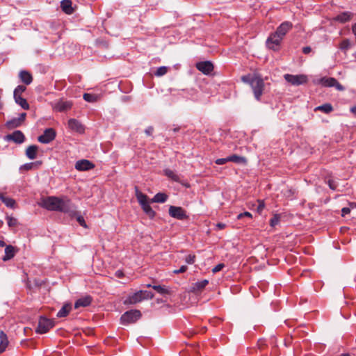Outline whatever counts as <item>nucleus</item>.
Segmentation results:
<instances>
[{
  "label": "nucleus",
  "mask_w": 356,
  "mask_h": 356,
  "mask_svg": "<svg viewBox=\"0 0 356 356\" xmlns=\"http://www.w3.org/2000/svg\"><path fill=\"white\" fill-rule=\"evenodd\" d=\"M41 206L49 211H60L68 215L74 214V204L67 198L49 196L42 200Z\"/></svg>",
  "instance_id": "obj_1"
},
{
  "label": "nucleus",
  "mask_w": 356,
  "mask_h": 356,
  "mask_svg": "<svg viewBox=\"0 0 356 356\" xmlns=\"http://www.w3.org/2000/svg\"><path fill=\"white\" fill-rule=\"evenodd\" d=\"M241 80L246 83L250 85L254 93V98L257 101L261 100L263 94L265 83L264 79L257 75L251 76L250 75L243 76Z\"/></svg>",
  "instance_id": "obj_2"
},
{
  "label": "nucleus",
  "mask_w": 356,
  "mask_h": 356,
  "mask_svg": "<svg viewBox=\"0 0 356 356\" xmlns=\"http://www.w3.org/2000/svg\"><path fill=\"white\" fill-rule=\"evenodd\" d=\"M136 197L138 203L140 204L143 211L144 213L150 218H154L156 216V212L152 209L151 206L149 205V202L148 201V197L147 195L139 191L138 187L135 188Z\"/></svg>",
  "instance_id": "obj_3"
},
{
  "label": "nucleus",
  "mask_w": 356,
  "mask_h": 356,
  "mask_svg": "<svg viewBox=\"0 0 356 356\" xmlns=\"http://www.w3.org/2000/svg\"><path fill=\"white\" fill-rule=\"evenodd\" d=\"M141 317V313L139 310L131 309L124 312L120 321L122 325H127L136 322Z\"/></svg>",
  "instance_id": "obj_4"
},
{
  "label": "nucleus",
  "mask_w": 356,
  "mask_h": 356,
  "mask_svg": "<svg viewBox=\"0 0 356 356\" xmlns=\"http://www.w3.org/2000/svg\"><path fill=\"white\" fill-rule=\"evenodd\" d=\"M284 79L293 86H300L307 83L308 78L305 74H286L284 76Z\"/></svg>",
  "instance_id": "obj_5"
},
{
  "label": "nucleus",
  "mask_w": 356,
  "mask_h": 356,
  "mask_svg": "<svg viewBox=\"0 0 356 356\" xmlns=\"http://www.w3.org/2000/svg\"><path fill=\"white\" fill-rule=\"evenodd\" d=\"M54 324L52 320L46 317L40 316L36 332L39 334H44L54 327Z\"/></svg>",
  "instance_id": "obj_6"
},
{
  "label": "nucleus",
  "mask_w": 356,
  "mask_h": 356,
  "mask_svg": "<svg viewBox=\"0 0 356 356\" xmlns=\"http://www.w3.org/2000/svg\"><path fill=\"white\" fill-rule=\"evenodd\" d=\"M168 212L172 218L177 220H184L188 218L186 211L181 207L170 206Z\"/></svg>",
  "instance_id": "obj_7"
},
{
  "label": "nucleus",
  "mask_w": 356,
  "mask_h": 356,
  "mask_svg": "<svg viewBox=\"0 0 356 356\" xmlns=\"http://www.w3.org/2000/svg\"><path fill=\"white\" fill-rule=\"evenodd\" d=\"M282 39L275 33H271L266 40V44L268 48L273 51H278Z\"/></svg>",
  "instance_id": "obj_8"
},
{
  "label": "nucleus",
  "mask_w": 356,
  "mask_h": 356,
  "mask_svg": "<svg viewBox=\"0 0 356 356\" xmlns=\"http://www.w3.org/2000/svg\"><path fill=\"white\" fill-rule=\"evenodd\" d=\"M51 107L54 110L58 112H65L71 109L72 106V102L71 101H64L60 99L52 102Z\"/></svg>",
  "instance_id": "obj_9"
},
{
  "label": "nucleus",
  "mask_w": 356,
  "mask_h": 356,
  "mask_svg": "<svg viewBox=\"0 0 356 356\" xmlns=\"http://www.w3.org/2000/svg\"><path fill=\"white\" fill-rule=\"evenodd\" d=\"M56 136L55 130L53 128H48L38 137V140L41 143L48 144L55 139Z\"/></svg>",
  "instance_id": "obj_10"
},
{
  "label": "nucleus",
  "mask_w": 356,
  "mask_h": 356,
  "mask_svg": "<svg viewBox=\"0 0 356 356\" xmlns=\"http://www.w3.org/2000/svg\"><path fill=\"white\" fill-rule=\"evenodd\" d=\"M26 116V113H20L18 118H13V119L8 120L5 124L6 127L8 129H13L20 127L25 120Z\"/></svg>",
  "instance_id": "obj_11"
},
{
  "label": "nucleus",
  "mask_w": 356,
  "mask_h": 356,
  "mask_svg": "<svg viewBox=\"0 0 356 356\" xmlns=\"http://www.w3.org/2000/svg\"><path fill=\"white\" fill-rule=\"evenodd\" d=\"M293 24L291 22L285 21L282 22L275 31V34L280 36L282 40L286 34L292 29Z\"/></svg>",
  "instance_id": "obj_12"
},
{
  "label": "nucleus",
  "mask_w": 356,
  "mask_h": 356,
  "mask_svg": "<svg viewBox=\"0 0 356 356\" xmlns=\"http://www.w3.org/2000/svg\"><path fill=\"white\" fill-rule=\"evenodd\" d=\"M5 140L7 141H13L16 144H22L25 140V136L21 131L17 130L10 134L6 135Z\"/></svg>",
  "instance_id": "obj_13"
},
{
  "label": "nucleus",
  "mask_w": 356,
  "mask_h": 356,
  "mask_svg": "<svg viewBox=\"0 0 356 356\" xmlns=\"http://www.w3.org/2000/svg\"><path fill=\"white\" fill-rule=\"evenodd\" d=\"M95 164L87 159L79 160L75 163V169L79 171H88L95 168Z\"/></svg>",
  "instance_id": "obj_14"
},
{
  "label": "nucleus",
  "mask_w": 356,
  "mask_h": 356,
  "mask_svg": "<svg viewBox=\"0 0 356 356\" xmlns=\"http://www.w3.org/2000/svg\"><path fill=\"white\" fill-rule=\"evenodd\" d=\"M196 68L204 74H210L213 70V65L211 61H202L196 63Z\"/></svg>",
  "instance_id": "obj_15"
},
{
  "label": "nucleus",
  "mask_w": 356,
  "mask_h": 356,
  "mask_svg": "<svg viewBox=\"0 0 356 356\" xmlns=\"http://www.w3.org/2000/svg\"><path fill=\"white\" fill-rule=\"evenodd\" d=\"M69 128L76 133L83 134L85 131V127L76 119L72 118L68 120Z\"/></svg>",
  "instance_id": "obj_16"
},
{
  "label": "nucleus",
  "mask_w": 356,
  "mask_h": 356,
  "mask_svg": "<svg viewBox=\"0 0 356 356\" xmlns=\"http://www.w3.org/2000/svg\"><path fill=\"white\" fill-rule=\"evenodd\" d=\"M208 284L209 281L207 280L197 281L191 284L190 291L195 294L200 293L204 290Z\"/></svg>",
  "instance_id": "obj_17"
},
{
  "label": "nucleus",
  "mask_w": 356,
  "mask_h": 356,
  "mask_svg": "<svg viewBox=\"0 0 356 356\" xmlns=\"http://www.w3.org/2000/svg\"><path fill=\"white\" fill-rule=\"evenodd\" d=\"M141 293L142 290H140L134 293L133 294L129 295L124 300V303L134 305L144 300Z\"/></svg>",
  "instance_id": "obj_18"
},
{
  "label": "nucleus",
  "mask_w": 356,
  "mask_h": 356,
  "mask_svg": "<svg viewBox=\"0 0 356 356\" xmlns=\"http://www.w3.org/2000/svg\"><path fill=\"white\" fill-rule=\"evenodd\" d=\"M92 298L90 296H86L79 298L74 303V307L78 309L81 307H86L89 306L92 302Z\"/></svg>",
  "instance_id": "obj_19"
},
{
  "label": "nucleus",
  "mask_w": 356,
  "mask_h": 356,
  "mask_svg": "<svg viewBox=\"0 0 356 356\" xmlns=\"http://www.w3.org/2000/svg\"><path fill=\"white\" fill-rule=\"evenodd\" d=\"M353 13L348 11L343 12L334 17V20L340 23H346L352 19Z\"/></svg>",
  "instance_id": "obj_20"
},
{
  "label": "nucleus",
  "mask_w": 356,
  "mask_h": 356,
  "mask_svg": "<svg viewBox=\"0 0 356 356\" xmlns=\"http://www.w3.org/2000/svg\"><path fill=\"white\" fill-rule=\"evenodd\" d=\"M19 77L21 81L26 85H29L33 81L31 74L26 70H21L19 73Z\"/></svg>",
  "instance_id": "obj_21"
},
{
  "label": "nucleus",
  "mask_w": 356,
  "mask_h": 356,
  "mask_svg": "<svg viewBox=\"0 0 356 356\" xmlns=\"http://www.w3.org/2000/svg\"><path fill=\"white\" fill-rule=\"evenodd\" d=\"M72 3L71 0H63L60 2V7L62 10L67 15L72 14L74 13V9L72 6Z\"/></svg>",
  "instance_id": "obj_22"
},
{
  "label": "nucleus",
  "mask_w": 356,
  "mask_h": 356,
  "mask_svg": "<svg viewBox=\"0 0 356 356\" xmlns=\"http://www.w3.org/2000/svg\"><path fill=\"white\" fill-rule=\"evenodd\" d=\"M163 174L172 181L177 183H181L180 176L175 173L173 170L166 168L163 170Z\"/></svg>",
  "instance_id": "obj_23"
},
{
  "label": "nucleus",
  "mask_w": 356,
  "mask_h": 356,
  "mask_svg": "<svg viewBox=\"0 0 356 356\" xmlns=\"http://www.w3.org/2000/svg\"><path fill=\"white\" fill-rule=\"evenodd\" d=\"M15 247L11 245H6L5 248V255L3 257V260L6 261L11 259L15 257Z\"/></svg>",
  "instance_id": "obj_24"
},
{
  "label": "nucleus",
  "mask_w": 356,
  "mask_h": 356,
  "mask_svg": "<svg viewBox=\"0 0 356 356\" xmlns=\"http://www.w3.org/2000/svg\"><path fill=\"white\" fill-rule=\"evenodd\" d=\"M72 309L70 303H65L61 309L58 312L56 316L58 318L66 317Z\"/></svg>",
  "instance_id": "obj_25"
},
{
  "label": "nucleus",
  "mask_w": 356,
  "mask_h": 356,
  "mask_svg": "<svg viewBox=\"0 0 356 356\" xmlns=\"http://www.w3.org/2000/svg\"><path fill=\"white\" fill-rule=\"evenodd\" d=\"M38 149V147L35 145H32L29 146L26 150V156L29 159H31V160L35 159L37 156Z\"/></svg>",
  "instance_id": "obj_26"
},
{
  "label": "nucleus",
  "mask_w": 356,
  "mask_h": 356,
  "mask_svg": "<svg viewBox=\"0 0 356 356\" xmlns=\"http://www.w3.org/2000/svg\"><path fill=\"white\" fill-rule=\"evenodd\" d=\"M229 162H233L237 164H243L245 165L247 163V159L244 156H238L236 154H232L228 156Z\"/></svg>",
  "instance_id": "obj_27"
},
{
  "label": "nucleus",
  "mask_w": 356,
  "mask_h": 356,
  "mask_svg": "<svg viewBox=\"0 0 356 356\" xmlns=\"http://www.w3.org/2000/svg\"><path fill=\"white\" fill-rule=\"evenodd\" d=\"M8 345V340L7 338V335L4 333L3 331H0V353L5 351L6 347Z\"/></svg>",
  "instance_id": "obj_28"
},
{
  "label": "nucleus",
  "mask_w": 356,
  "mask_h": 356,
  "mask_svg": "<svg viewBox=\"0 0 356 356\" xmlns=\"http://www.w3.org/2000/svg\"><path fill=\"white\" fill-rule=\"evenodd\" d=\"M168 196L164 193H156L151 200V202L164 203L167 201Z\"/></svg>",
  "instance_id": "obj_29"
},
{
  "label": "nucleus",
  "mask_w": 356,
  "mask_h": 356,
  "mask_svg": "<svg viewBox=\"0 0 356 356\" xmlns=\"http://www.w3.org/2000/svg\"><path fill=\"white\" fill-rule=\"evenodd\" d=\"M315 111H321L324 113L328 114L333 111V106L330 103H325L323 105L318 106L315 108Z\"/></svg>",
  "instance_id": "obj_30"
},
{
  "label": "nucleus",
  "mask_w": 356,
  "mask_h": 356,
  "mask_svg": "<svg viewBox=\"0 0 356 356\" xmlns=\"http://www.w3.org/2000/svg\"><path fill=\"white\" fill-rule=\"evenodd\" d=\"M14 99H15L16 104L19 105L23 109H24V110L29 109V104H28L26 99L23 98L22 96H15Z\"/></svg>",
  "instance_id": "obj_31"
},
{
  "label": "nucleus",
  "mask_w": 356,
  "mask_h": 356,
  "mask_svg": "<svg viewBox=\"0 0 356 356\" xmlns=\"http://www.w3.org/2000/svg\"><path fill=\"white\" fill-rule=\"evenodd\" d=\"M74 214L73 215H69L72 218H76V221L79 222V224L82 226L84 228L87 227V225L86 223V221L83 218V217L80 215V213L76 211V207L74 206Z\"/></svg>",
  "instance_id": "obj_32"
},
{
  "label": "nucleus",
  "mask_w": 356,
  "mask_h": 356,
  "mask_svg": "<svg viewBox=\"0 0 356 356\" xmlns=\"http://www.w3.org/2000/svg\"><path fill=\"white\" fill-rule=\"evenodd\" d=\"M320 82L325 87H334V83H337V79L333 77H323Z\"/></svg>",
  "instance_id": "obj_33"
},
{
  "label": "nucleus",
  "mask_w": 356,
  "mask_h": 356,
  "mask_svg": "<svg viewBox=\"0 0 356 356\" xmlns=\"http://www.w3.org/2000/svg\"><path fill=\"white\" fill-rule=\"evenodd\" d=\"M147 287H152L155 291H156L161 295H165L170 293L168 289H167L165 286L161 285H152L147 284Z\"/></svg>",
  "instance_id": "obj_34"
},
{
  "label": "nucleus",
  "mask_w": 356,
  "mask_h": 356,
  "mask_svg": "<svg viewBox=\"0 0 356 356\" xmlns=\"http://www.w3.org/2000/svg\"><path fill=\"white\" fill-rule=\"evenodd\" d=\"M0 200L5 204V205L7 207L12 208V209L15 208L16 202L14 199L8 197H5L3 195L2 196L0 197Z\"/></svg>",
  "instance_id": "obj_35"
},
{
  "label": "nucleus",
  "mask_w": 356,
  "mask_h": 356,
  "mask_svg": "<svg viewBox=\"0 0 356 356\" xmlns=\"http://www.w3.org/2000/svg\"><path fill=\"white\" fill-rule=\"evenodd\" d=\"M83 98L86 102L94 103L98 100L99 96L91 93H84L83 95Z\"/></svg>",
  "instance_id": "obj_36"
},
{
  "label": "nucleus",
  "mask_w": 356,
  "mask_h": 356,
  "mask_svg": "<svg viewBox=\"0 0 356 356\" xmlns=\"http://www.w3.org/2000/svg\"><path fill=\"white\" fill-rule=\"evenodd\" d=\"M41 163H42L41 161H36L34 163H25V164L21 165L19 169L22 171H23V170L29 171V170H32L35 166H37L38 165H40Z\"/></svg>",
  "instance_id": "obj_37"
},
{
  "label": "nucleus",
  "mask_w": 356,
  "mask_h": 356,
  "mask_svg": "<svg viewBox=\"0 0 356 356\" xmlns=\"http://www.w3.org/2000/svg\"><path fill=\"white\" fill-rule=\"evenodd\" d=\"M350 47V42L348 39H345L339 44V49L341 51H346Z\"/></svg>",
  "instance_id": "obj_38"
},
{
  "label": "nucleus",
  "mask_w": 356,
  "mask_h": 356,
  "mask_svg": "<svg viewBox=\"0 0 356 356\" xmlns=\"http://www.w3.org/2000/svg\"><path fill=\"white\" fill-rule=\"evenodd\" d=\"M280 220V214H274L273 217L270 220V225L272 227H275L279 224Z\"/></svg>",
  "instance_id": "obj_39"
},
{
  "label": "nucleus",
  "mask_w": 356,
  "mask_h": 356,
  "mask_svg": "<svg viewBox=\"0 0 356 356\" xmlns=\"http://www.w3.org/2000/svg\"><path fill=\"white\" fill-rule=\"evenodd\" d=\"M25 90L26 87L24 86H17L14 90L13 96H21V94L24 92Z\"/></svg>",
  "instance_id": "obj_40"
},
{
  "label": "nucleus",
  "mask_w": 356,
  "mask_h": 356,
  "mask_svg": "<svg viewBox=\"0 0 356 356\" xmlns=\"http://www.w3.org/2000/svg\"><path fill=\"white\" fill-rule=\"evenodd\" d=\"M142 297L143 300H151L154 298V294L152 292L146 291V290H142Z\"/></svg>",
  "instance_id": "obj_41"
},
{
  "label": "nucleus",
  "mask_w": 356,
  "mask_h": 356,
  "mask_svg": "<svg viewBox=\"0 0 356 356\" xmlns=\"http://www.w3.org/2000/svg\"><path fill=\"white\" fill-rule=\"evenodd\" d=\"M168 72V68L167 67H165V66H161V67H159L156 71L155 72L154 74L157 76H163L164 74H165Z\"/></svg>",
  "instance_id": "obj_42"
},
{
  "label": "nucleus",
  "mask_w": 356,
  "mask_h": 356,
  "mask_svg": "<svg viewBox=\"0 0 356 356\" xmlns=\"http://www.w3.org/2000/svg\"><path fill=\"white\" fill-rule=\"evenodd\" d=\"M8 225L10 227H15L17 225V220L12 216L6 217Z\"/></svg>",
  "instance_id": "obj_43"
},
{
  "label": "nucleus",
  "mask_w": 356,
  "mask_h": 356,
  "mask_svg": "<svg viewBox=\"0 0 356 356\" xmlns=\"http://www.w3.org/2000/svg\"><path fill=\"white\" fill-rule=\"evenodd\" d=\"M185 261L188 264H193L195 261V254H188L185 258Z\"/></svg>",
  "instance_id": "obj_44"
},
{
  "label": "nucleus",
  "mask_w": 356,
  "mask_h": 356,
  "mask_svg": "<svg viewBox=\"0 0 356 356\" xmlns=\"http://www.w3.org/2000/svg\"><path fill=\"white\" fill-rule=\"evenodd\" d=\"M265 207V203L264 200H258V206L257 208V211L259 213H261L263 209Z\"/></svg>",
  "instance_id": "obj_45"
},
{
  "label": "nucleus",
  "mask_w": 356,
  "mask_h": 356,
  "mask_svg": "<svg viewBox=\"0 0 356 356\" xmlns=\"http://www.w3.org/2000/svg\"><path fill=\"white\" fill-rule=\"evenodd\" d=\"M327 184L331 190L335 191L337 189V184L335 181L329 179L327 181Z\"/></svg>",
  "instance_id": "obj_46"
},
{
  "label": "nucleus",
  "mask_w": 356,
  "mask_h": 356,
  "mask_svg": "<svg viewBox=\"0 0 356 356\" xmlns=\"http://www.w3.org/2000/svg\"><path fill=\"white\" fill-rule=\"evenodd\" d=\"M243 217H248L249 218H252V216L251 214V213L248 212V211H245V212H243V213H239L238 216H237V218L238 220L240 219H242Z\"/></svg>",
  "instance_id": "obj_47"
},
{
  "label": "nucleus",
  "mask_w": 356,
  "mask_h": 356,
  "mask_svg": "<svg viewBox=\"0 0 356 356\" xmlns=\"http://www.w3.org/2000/svg\"><path fill=\"white\" fill-rule=\"evenodd\" d=\"M229 162V160H228V156L226 157V158H221V159H218L215 161V163L217 164V165H224L226 163Z\"/></svg>",
  "instance_id": "obj_48"
},
{
  "label": "nucleus",
  "mask_w": 356,
  "mask_h": 356,
  "mask_svg": "<svg viewBox=\"0 0 356 356\" xmlns=\"http://www.w3.org/2000/svg\"><path fill=\"white\" fill-rule=\"evenodd\" d=\"M225 267V264H218V265H216L212 270V272L213 273H217V272H219L223 268Z\"/></svg>",
  "instance_id": "obj_49"
},
{
  "label": "nucleus",
  "mask_w": 356,
  "mask_h": 356,
  "mask_svg": "<svg viewBox=\"0 0 356 356\" xmlns=\"http://www.w3.org/2000/svg\"><path fill=\"white\" fill-rule=\"evenodd\" d=\"M188 268L186 266H181L179 269L177 270H175L173 271V273L175 274H179V273H184L187 270Z\"/></svg>",
  "instance_id": "obj_50"
},
{
  "label": "nucleus",
  "mask_w": 356,
  "mask_h": 356,
  "mask_svg": "<svg viewBox=\"0 0 356 356\" xmlns=\"http://www.w3.org/2000/svg\"><path fill=\"white\" fill-rule=\"evenodd\" d=\"M334 87L339 91H343L345 88L337 80V83H334Z\"/></svg>",
  "instance_id": "obj_51"
},
{
  "label": "nucleus",
  "mask_w": 356,
  "mask_h": 356,
  "mask_svg": "<svg viewBox=\"0 0 356 356\" xmlns=\"http://www.w3.org/2000/svg\"><path fill=\"white\" fill-rule=\"evenodd\" d=\"M154 131V128L152 126H149L145 130V133L147 135V136H151L152 134Z\"/></svg>",
  "instance_id": "obj_52"
},
{
  "label": "nucleus",
  "mask_w": 356,
  "mask_h": 356,
  "mask_svg": "<svg viewBox=\"0 0 356 356\" xmlns=\"http://www.w3.org/2000/svg\"><path fill=\"white\" fill-rule=\"evenodd\" d=\"M350 209L348 208V207H343L341 209V215H342V216H345L346 215L350 213Z\"/></svg>",
  "instance_id": "obj_53"
},
{
  "label": "nucleus",
  "mask_w": 356,
  "mask_h": 356,
  "mask_svg": "<svg viewBox=\"0 0 356 356\" xmlns=\"http://www.w3.org/2000/svg\"><path fill=\"white\" fill-rule=\"evenodd\" d=\"M312 51V48L309 46L304 47L302 48V53L305 54H308Z\"/></svg>",
  "instance_id": "obj_54"
},
{
  "label": "nucleus",
  "mask_w": 356,
  "mask_h": 356,
  "mask_svg": "<svg viewBox=\"0 0 356 356\" xmlns=\"http://www.w3.org/2000/svg\"><path fill=\"white\" fill-rule=\"evenodd\" d=\"M115 276L118 278H122L124 275L122 270H118L115 272Z\"/></svg>",
  "instance_id": "obj_55"
},
{
  "label": "nucleus",
  "mask_w": 356,
  "mask_h": 356,
  "mask_svg": "<svg viewBox=\"0 0 356 356\" xmlns=\"http://www.w3.org/2000/svg\"><path fill=\"white\" fill-rule=\"evenodd\" d=\"M350 111L356 116V106L351 107Z\"/></svg>",
  "instance_id": "obj_56"
},
{
  "label": "nucleus",
  "mask_w": 356,
  "mask_h": 356,
  "mask_svg": "<svg viewBox=\"0 0 356 356\" xmlns=\"http://www.w3.org/2000/svg\"><path fill=\"white\" fill-rule=\"evenodd\" d=\"M219 229H222L225 227V225L223 223H218L216 225Z\"/></svg>",
  "instance_id": "obj_57"
},
{
  "label": "nucleus",
  "mask_w": 356,
  "mask_h": 356,
  "mask_svg": "<svg viewBox=\"0 0 356 356\" xmlns=\"http://www.w3.org/2000/svg\"><path fill=\"white\" fill-rule=\"evenodd\" d=\"M180 127H175L172 129V131L176 133V132H178L179 130H180Z\"/></svg>",
  "instance_id": "obj_58"
},
{
  "label": "nucleus",
  "mask_w": 356,
  "mask_h": 356,
  "mask_svg": "<svg viewBox=\"0 0 356 356\" xmlns=\"http://www.w3.org/2000/svg\"><path fill=\"white\" fill-rule=\"evenodd\" d=\"M6 243L3 240H0V247H6Z\"/></svg>",
  "instance_id": "obj_59"
},
{
  "label": "nucleus",
  "mask_w": 356,
  "mask_h": 356,
  "mask_svg": "<svg viewBox=\"0 0 356 356\" xmlns=\"http://www.w3.org/2000/svg\"><path fill=\"white\" fill-rule=\"evenodd\" d=\"M341 356H350V355L348 353H343V354H341Z\"/></svg>",
  "instance_id": "obj_60"
},
{
  "label": "nucleus",
  "mask_w": 356,
  "mask_h": 356,
  "mask_svg": "<svg viewBox=\"0 0 356 356\" xmlns=\"http://www.w3.org/2000/svg\"><path fill=\"white\" fill-rule=\"evenodd\" d=\"M2 195H3V194L0 193V197L2 196Z\"/></svg>",
  "instance_id": "obj_61"
}]
</instances>
